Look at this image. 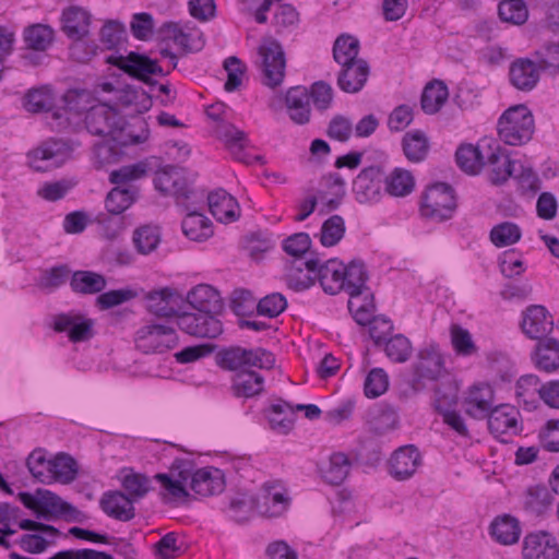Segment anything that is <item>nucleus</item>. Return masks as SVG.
Here are the masks:
<instances>
[{"instance_id": "obj_1", "label": "nucleus", "mask_w": 559, "mask_h": 559, "mask_svg": "<svg viewBox=\"0 0 559 559\" xmlns=\"http://www.w3.org/2000/svg\"><path fill=\"white\" fill-rule=\"evenodd\" d=\"M85 123L90 133L106 138L104 142L95 145V153L102 163L116 160L119 155L117 147L140 144L148 138L147 130L134 134L127 129L124 117L106 103L92 106L85 117Z\"/></svg>"}, {"instance_id": "obj_20", "label": "nucleus", "mask_w": 559, "mask_h": 559, "mask_svg": "<svg viewBox=\"0 0 559 559\" xmlns=\"http://www.w3.org/2000/svg\"><path fill=\"white\" fill-rule=\"evenodd\" d=\"M383 173L379 167L362 169L353 182V192L361 204L378 202L381 198Z\"/></svg>"}, {"instance_id": "obj_8", "label": "nucleus", "mask_w": 559, "mask_h": 559, "mask_svg": "<svg viewBox=\"0 0 559 559\" xmlns=\"http://www.w3.org/2000/svg\"><path fill=\"white\" fill-rule=\"evenodd\" d=\"M73 146L62 139H49L28 152V165L36 171H49L71 159Z\"/></svg>"}, {"instance_id": "obj_26", "label": "nucleus", "mask_w": 559, "mask_h": 559, "mask_svg": "<svg viewBox=\"0 0 559 559\" xmlns=\"http://www.w3.org/2000/svg\"><path fill=\"white\" fill-rule=\"evenodd\" d=\"M209 209L212 215L221 223H231L240 216L237 200L224 189L212 191L207 195Z\"/></svg>"}, {"instance_id": "obj_56", "label": "nucleus", "mask_w": 559, "mask_h": 559, "mask_svg": "<svg viewBox=\"0 0 559 559\" xmlns=\"http://www.w3.org/2000/svg\"><path fill=\"white\" fill-rule=\"evenodd\" d=\"M79 468L75 460L66 453L52 457L53 483L70 484L78 475Z\"/></svg>"}, {"instance_id": "obj_55", "label": "nucleus", "mask_w": 559, "mask_h": 559, "mask_svg": "<svg viewBox=\"0 0 559 559\" xmlns=\"http://www.w3.org/2000/svg\"><path fill=\"white\" fill-rule=\"evenodd\" d=\"M346 272L344 274V289L350 297L364 295L366 288L367 274L362 262L352 261L345 265Z\"/></svg>"}, {"instance_id": "obj_53", "label": "nucleus", "mask_w": 559, "mask_h": 559, "mask_svg": "<svg viewBox=\"0 0 559 559\" xmlns=\"http://www.w3.org/2000/svg\"><path fill=\"white\" fill-rule=\"evenodd\" d=\"M346 231L345 221L340 215H332L326 218L316 235L323 247L330 248L336 246L344 237Z\"/></svg>"}, {"instance_id": "obj_19", "label": "nucleus", "mask_w": 559, "mask_h": 559, "mask_svg": "<svg viewBox=\"0 0 559 559\" xmlns=\"http://www.w3.org/2000/svg\"><path fill=\"white\" fill-rule=\"evenodd\" d=\"M423 465V456L414 445H404L395 450L389 460V474L403 481L413 477Z\"/></svg>"}, {"instance_id": "obj_58", "label": "nucleus", "mask_w": 559, "mask_h": 559, "mask_svg": "<svg viewBox=\"0 0 559 559\" xmlns=\"http://www.w3.org/2000/svg\"><path fill=\"white\" fill-rule=\"evenodd\" d=\"M360 43L357 37H336L333 46L334 60L341 66L356 63Z\"/></svg>"}, {"instance_id": "obj_42", "label": "nucleus", "mask_w": 559, "mask_h": 559, "mask_svg": "<svg viewBox=\"0 0 559 559\" xmlns=\"http://www.w3.org/2000/svg\"><path fill=\"white\" fill-rule=\"evenodd\" d=\"M414 188L415 178L407 169L396 167L384 178V190L391 197H406Z\"/></svg>"}, {"instance_id": "obj_63", "label": "nucleus", "mask_w": 559, "mask_h": 559, "mask_svg": "<svg viewBox=\"0 0 559 559\" xmlns=\"http://www.w3.org/2000/svg\"><path fill=\"white\" fill-rule=\"evenodd\" d=\"M521 228L511 222L496 225L490 231L491 242L499 248L511 246L521 238Z\"/></svg>"}, {"instance_id": "obj_14", "label": "nucleus", "mask_w": 559, "mask_h": 559, "mask_svg": "<svg viewBox=\"0 0 559 559\" xmlns=\"http://www.w3.org/2000/svg\"><path fill=\"white\" fill-rule=\"evenodd\" d=\"M259 55L262 58L263 84L272 88L281 85L286 68L282 46L273 39L265 40L259 47Z\"/></svg>"}, {"instance_id": "obj_44", "label": "nucleus", "mask_w": 559, "mask_h": 559, "mask_svg": "<svg viewBox=\"0 0 559 559\" xmlns=\"http://www.w3.org/2000/svg\"><path fill=\"white\" fill-rule=\"evenodd\" d=\"M181 227L183 234L193 241H204L213 235L211 221L197 211L186 215Z\"/></svg>"}, {"instance_id": "obj_9", "label": "nucleus", "mask_w": 559, "mask_h": 559, "mask_svg": "<svg viewBox=\"0 0 559 559\" xmlns=\"http://www.w3.org/2000/svg\"><path fill=\"white\" fill-rule=\"evenodd\" d=\"M219 366L235 373L248 368L270 369L275 362L272 353L263 348L230 347L219 353Z\"/></svg>"}, {"instance_id": "obj_32", "label": "nucleus", "mask_w": 559, "mask_h": 559, "mask_svg": "<svg viewBox=\"0 0 559 559\" xmlns=\"http://www.w3.org/2000/svg\"><path fill=\"white\" fill-rule=\"evenodd\" d=\"M345 272V264L336 259H332L324 264H318L317 277L325 293L335 295L344 289Z\"/></svg>"}, {"instance_id": "obj_35", "label": "nucleus", "mask_w": 559, "mask_h": 559, "mask_svg": "<svg viewBox=\"0 0 559 559\" xmlns=\"http://www.w3.org/2000/svg\"><path fill=\"white\" fill-rule=\"evenodd\" d=\"M264 378L248 368L234 373L231 378V391L236 397L250 399L259 395L263 391Z\"/></svg>"}, {"instance_id": "obj_30", "label": "nucleus", "mask_w": 559, "mask_h": 559, "mask_svg": "<svg viewBox=\"0 0 559 559\" xmlns=\"http://www.w3.org/2000/svg\"><path fill=\"white\" fill-rule=\"evenodd\" d=\"M285 105L289 118L297 124H305L310 119V95L306 87H290L285 95Z\"/></svg>"}, {"instance_id": "obj_27", "label": "nucleus", "mask_w": 559, "mask_h": 559, "mask_svg": "<svg viewBox=\"0 0 559 559\" xmlns=\"http://www.w3.org/2000/svg\"><path fill=\"white\" fill-rule=\"evenodd\" d=\"M542 384L537 376L527 373L521 376L514 383V397L519 406L532 412L540 401Z\"/></svg>"}, {"instance_id": "obj_50", "label": "nucleus", "mask_w": 559, "mask_h": 559, "mask_svg": "<svg viewBox=\"0 0 559 559\" xmlns=\"http://www.w3.org/2000/svg\"><path fill=\"white\" fill-rule=\"evenodd\" d=\"M255 507L257 501L253 496L247 492H237L229 499L225 512L231 520L241 523L253 515Z\"/></svg>"}, {"instance_id": "obj_52", "label": "nucleus", "mask_w": 559, "mask_h": 559, "mask_svg": "<svg viewBox=\"0 0 559 559\" xmlns=\"http://www.w3.org/2000/svg\"><path fill=\"white\" fill-rule=\"evenodd\" d=\"M554 497L545 486L530 487L523 497V506L528 512L540 515L552 504Z\"/></svg>"}, {"instance_id": "obj_46", "label": "nucleus", "mask_w": 559, "mask_h": 559, "mask_svg": "<svg viewBox=\"0 0 559 559\" xmlns=\"http://www.w3.org/2000/svg\"><path fill=\"white\" fill-rule=\"evenodd\" d=\"M162 235L157 225H142L133 231L132 241L140 254L146 255L155 251L160 243Z\"/></svg>"}, {"instance_id": "obj_21", "label": "nucleus", "mask_w": 559, "mask_h": 559, "mask_svg": "<svg viewBox=\"0 0 559 559\" xmlns=\"http://www.w3.org/2000/svg\"><path fill=\"white\" fill-rule=\"evenodd\" d=\"M491 143H493L492 138H483L476 145H460L455 153V160L457 166L466 174H478L485 166V159L490 153Z\"/></svg>"}, {"instance_id": "obj_40", "label": "nucleus", "mask_w": 559, "mask_h": 559, "mask_svg": "<svg viewBox=\"0 0 559 559\" xmlns=\"http://www.w3.org/2000/svg\"><path fill=\"white\" fill-rule=\"evenodd\" d=\"M319 260L309 259L305 262H297L293 265L287 274L289 287L295 290H305L309 288L317 278V267Z\"/></svg>"}, {"instance_id": "obj_28", "label": "nucleus", "mask_w": 559, "mask_h": 559, "mask_svg": "<svg viewBox=\"0 0 559 559\" xmlns=\"http://www.w3.org/2000/svg\"><path fill=\"white\" fill-rule=\"evenodd\" d=\"M188 304L200 312L218 313L223 308L219 293L211 285L200 284L193 287L186 297Z\"/></svg>"}, {"instance_id": "obj_13", "label": "nucleus", "mask_w": 559, "mask_h": 559, "mask_svg": "<svg viewBox=\"0 0 559 559\" xmlns=\"http://www.w3.org/2000/svg\"><path fill=\"white\" fill-rule=\"evenodd\" d=\"M105 62L116 66L129 75L144 82H147L151 75L163 73L157 61L134 51H130L128 55L110 53L105 57Z\"/></svg>"}, {"instance_id": "obj_64", "label": "nucleus", "mask_w": 559, "mask_h": 559, "mask_svg": "<svg viewBox=\"0 0 559 559\" xmlns=\"http://www.w3.org/2000/svg\"><path fill=\"white\" fill-rule=\"evenodd\" d=\"M115 98L122 107L134 106L138 111L147 110L151 107V98L146 93L131 86L119 88Z\"/></svg>"}, {"instance_id": "obj_17", "label": "nucleus", "mask_w": 559, "mask_h": 559, "mask_svg": "<svg viewBox=\"0 0 559 559\" xmlns=\"http://www.w3.org/2000/svg\"><path fill=\"white\" fill-rule=\"evenodd\" d=\"M490 148V153L485 159V166L488 167V177L491 183L501 185L509 178L520 175L519 169L522 166L516 160L511 159L495 139Z\"/></svg>"}, {"instance_id": "obj_31", "label": "nucleus", "mask_w": 559, "mask_h": 559, "mask_svg": "<svg viewBox=\"0 0 559 559\" xmlns=\"http://www.w3.org/2000/svg\"><path fill=\"white\" fill-rule=\"evenodd\" d=\"M92 21L91 12L79 5L63 9L60 16L61 28L67 35H88Z\"/></svg>"}, {"instance_id": "obj_3", "label": "nucleus", "mask_w": 559, "mask_h": 559, "mask_svg": "<svg viewBox=\"0 0 559 559\" xmlns=\"http://www.w3.org/2000/svg\"><path fill=\"white\" fill-rule=\"evenodd\" d=\"M536 62L528 58L514 60L509 69L510 83L521 92H531L539 81V71L559 74V37H552L535 52Z\"/></svg>"}, {"instance_id": "obj_29", "label": "nucleus", "mask_w": 559, "mask_h": 559, "mask_svg": "<svg viewBox=\"0 0 559 559\" xmlns=\"http://www.w3.org/2000/svg\"><path fill=\"white\" fill-rule=\"evenodd\" d=\"M189 480L190 488L194 493L201 497H209L224 489V478L222 472L217 468H201L195 471L193 467Z\"/></svg>"}, {"instance_id": "obj_45", "label": "nucleus", "mask_w": 559, "mask_h": 559, "mask_svg": "<svg viewBox=\"0 0 559 559\" xmlns=\"http://www.w3.org/2000/svg\"><path fill=\"white\" fill-rule=\"evenodd\" d=\"M106 285V278L92 271H76L70 280L72 290L85 295L100 293Z\"/></svg>"}, {"instance_id": "obj_59", "label": "nucleus", "mask_w": 559, "mask_h": 559, "mask_svg": "<svg viewBox=\"0 0 559 559\" xmlns=\"http://www.w3.org/2000/svg\"><path fill=\"white\" fill-rule=\"evenodd\" d=\"M501 21L514 25L524 24L528 19V10L524 0H503L498 5Z\"/></svg>"}, {"instance_id": "obj_4", "label": "nucleus", "mask_w": 559, "mask_h": 559, "mask_svg": "<svg viewBox=\"0 0 559 559\" xmlns=\"http://www.w3.org/2000/svg\"><path fill=\"white\" fill-rule=\"evenodd\" d=\"M19 499L38 519L45 521L63 519L67 522H83L86 519L82 511L47 489H37L34 492H20Z\"/></svg>"}, {"instance_id": "obj_5", "label": "nucleus", "mask_w": 559, "mask_h": 559, "mask_svg": "<svg viewBox=\"0 0 559 559\" xmlns=\"http://www.w3.org/2000/svg\"><path fill=\"white\" fill-rule=\"evenodd\" d=\"M499 138L508 145H523L534 133V117L525 105H514L508 108L499 118Z\"/></svg>"}, {"instance_id": "obj_25", "label": "nucleus", "mask_w": 559, "mask_h": 559, "mask_svg": "<svg viewBox=\"0 0 559 559\" xmlns=\"http://www.w3.org/2000/svg\"><path fill=\"white\" fill-rule=\"evenodd\" d=\"M183 297L169 287L152 290L146 295V307L158 317H170L178 313L183 304Z\"/></svg>"}, {"instance_id": "obj_2", "label": "nucleus", "mask_w": 559, "mask_h": 559, "mask_svg": "<svg viewBox=\"0 0 559 559\" xmlns=\"http://www.w3.org/2000/svg\"><path fill=\"white\" fill-rule=\"evenodd\" d=\"M438 382L447 385V393L444 394L436 389L438 403H440L441 397L447 404L455 403L457 388L445 368L444 358L439 346L431 343L418 350L416 359L412 364V384L414 389L418 390Z\"/></svg>"}, {"instance_id": "obj_10", "label": "nucleus", "mask_w": 559, "mask_h": 559, "mask_svg": "<svg viewBox=\"0 0 559 559\" xmlns=\"http://www.w3.org/2000/svg\"><path fill=\"white\" fill-rule=\"evenodd\" d=\"M455 206L452 188L447 183L438 182L428 187L424 192L420 213L424 217L442 222L452 216Z\"/></svg>"}, {"instance_id": "obj_54", "label": "nucleus", "mask_w": 559, "mask_h": 559, "mask_svg": "<svg viewBox=\"0 0 559 559\" xmlns=\"http://www.w3.org/2000/svg\"><path fill=\"white\" fill-rule=\"evenodd\" d=\"M29 473L43 484H52V459H47L40 450L33 451L27 457Z\"/></svg>"}, {"instance_id": "obj_61", "label": "nucleus", "mask_w": 559, "mask_h": 559, "mask_svg": "<svg viewBox=\"0 0 559 559\" xmlns=\"http://www.w3.org/2000/svg\"><path fill=\"white\" fill-rule=\"evenodd\" d=\"M384 352L394 362H405L413 353L412 342L403 334H396L384 342Z\"/></svg>"}, {"instance_id": "obj_38", "label": "nucleus", "mask_w": 559, "mask_h": 559, "mask_svg": "<svg viewBox=\"0 0 559 559\" xmlns=\"http://www.w3.org/2000/svg\"><path fill=\"white\" fill-rule=\"evenodd\" d=\"M51 45L52 37H22L17 51L26 64L38 66L46 58V51Z\"/></svg>"}, {"instance_id": "obj_23", "label": "nucleus", "mask_w": 559, "mask_h": 559, "mask_svg": "<svg viewBox=\"0 0 559 559\" xmlns=\"http://www.w3.org/2000/svg\"><path fill=\"white\" fill-rule=\"evenodd\" d=\"M522 552L524 559H559V544L547 532L531 533L523 540Z\"/></svg>"}, {"instance_id": "obj_41", "label": "nucleus", "mask_w": 559, "mask_h": 559, "mask_svg": "<svg viewBox=\"0 0 559 559\" xmlns=\"http://www.w3.org/2000/svg\"><path fill=\"white\" fill-rule=\"evenodd\" d=\"M218 134L236 159L246 164L251 163L250 157L243 151L248 144V139L243 131L233 124L226 123L219 128Z\"/></svg>"}, {"instance_id": "obj_57", "label": "nucleus", "mask_w": 559, "mask_h": 559, "mask_svg": "<svg viewBox=\"0 0 559 559\" xmlns=\"http://www.w3.org/2000/svg\"><path fill=\"white\" fill-rule=\"evenodd\" d=\"M369 297L370 293L366 290L364 295L353 296L348 301V309L355 321L360 325H367L373 318H377L374 316V305Z\"/></svg>"}, {"instance_id": "obj_43", "label": "nucleus", "mask_w": 559, "mask_h": 559, "mask_svg": "<svg viewBox=\"0 0 559 559\" xmlns=\"http://www.w3.org/2000/svg\"><path fill=\"white\" fill-rule=\"evenodd\" d=\"M139 190L135 186H116L108 192L105 199V207L108 213L120 215L135 202Z\"/></svg>"}, {"instance_id": "obj_60", "label": "nucleus", "mask_w": 559, "mask_h": 559, "mask_svg": "<svg viewBox=\"0 0 559 559\" xmlns=\"http://www.w3.org/2000/svg\"><path fill=\"white\" fill-rule=\"evenodd\" d=\"M350 463L344 453H333L328 465L322 469L323 477L333 485L341 484L348 475Z\"/></svg>"}, {"instance_id": "obj_7", "label": "nucleus", "mask_w": 559, "mask_h": 559, "mask_svg": "<svg viewBox=\"0 0 559 559\" xmlns=\"http://www.w3.org/2000/svg\"><path fill=\"white\" fill-rule=\"evenodd\" d=\"M154 186L164 195L174 197L176 203L187 211L190 210V204L199 199L198 192L191 187L185 171L177 167L169 166L157 171Z\"/></svg>"}, {"instance_id": "obj_16", "label": "nucleus", "mask_w": 559, "mask_h": 559, "mask_svg": "<svg viewBox=\"0 0 559 559\" xmlns=\"http://www.w3.org/2000/svg\"><path fill=\"white\" fill-rule=\"evenodd\" d=\"M177 324L185 333L197 337L215 338L223 332L222 322L207 312H183L178 316Z\"/></svg>"}, {"instance_id": "obj_11", "label": "nucleus", "mask_w": 559, "mask_h": 559, "mask_svg": "<svg viewBox=\"0 0 559 559\" xmlns=\"http://www.w3.org/2000/svg\"><path fill=\"white\" fill-rule=\"evenodd\" d=\"M134 341L138 349L145 354L164 353L177 345L178 335L167 324L148 323L136 331Z\"/></svg>"}, {"instance_id": "obj_62", "label": "nucleus", "mask_w": 559, "mask_h": 559, "mask_svg": "<svg viewBox=\"0 0 559 559\" xmlns=\"http://www.w3.org/2000/svg\"><path fill=\"white\" fill-rule=\"evenodd\" d=\"M451 344L459 356L469 357L477 353V346L468 330L454 324L450 329Z\"/></svg>"}, {"instance_id": "obj_49", "label": "nucleus", "mask_w": 559, "mask_h": 559, "mask_svg": "<svg viewBox=\"0 0 559 559\" xmlns=\"http://www.w3.org/2000/svg\"><path fill=\"white\" fill-rule=\"evenodd\" d=\"M402 145L404 154L409 162L419 163L428 155V139L419 130L407 132L403 136Z\"/></svg>"}, {"instance_id": "obj_51", "label": "nucleus", "mask_w": 559, "mask_h": 559, "mask_svg": "<svg viewBox=\"0 0 559 559\" xmlns=\"http://www.w3.org/2000/svg\"><path fill=\"white\" fill-rule=\"evenodd\" d=\"M267 418L273 430L286 433L292 429L295 421L294 405L280 401L270 407Z\"/></svg>"}, {"instance_id": "obj_6", "label": "nucleus", "mask_w": 559, "mask_h": 559, "mask_svg": "<svg viewBox=\"0 0 559 559\" xmlns=\"http://www.w3.org/2000/svg\"><path fill=\"white\" fill-rule=\"evenodd\" d=\"M193 471V461L189 459H176L167 473L155 475L160 485L163 501L171 504H182L189 498L187 483Z\"/></svg>"}, {"instance_id": "obj_24", "label": "nucleus", "mask_w": 559, "mask_h": 559, "mask_svg": "<svg viewBox=\"0 0 559 559\" xmlns=\"http://www.w3.org/2000/svg\"><path fill=\"white\" fill-rule=\"evenodd\" d=\"M552 326V317L545 307L533 305L523 311L521 329L528 338L540 341L551 332Z\"/></svg>"}, {"instance_id": "obj_18", "label": "nucleus", "mask_w": 559, "mask_h": 559, "mask_svg": "<svg viewBox=\"0 0 559 559\" xmlns=\"http://www.w3.org/2000/svg\"><path fill=\"white\" fill-rule=\"evenodd\" d=\"M56 332L66 333L71 342H85L93 336L94 322L78 312L70 311L53 317Z\"/></svg>"}, {"instance_id": "obj_39", "label": "nucleus", "mask_w": 559, "mask_h": 559, "mask_svg": "<svg viewBox=\"0 0 559 559\" xmlns=\"http://www.w3.org/2000/svg\"><path fill=\"white\" fill-rule=\"evenodd\" d=\"M490 534L501 545H513L520 539L521 526L515 518L506 514L493 520Z\"/></svg>"}, {"instance_id": "obj_36", "label": "nucleus", "mask_w": 559, "mask_h": 559, "mask_svg": "<svg viewBox=\"0 0 559 559\" xmlns=\"http://www.w3.org/2000/svg\"><path fill=\"white\" fill-rule=\"evenodd\" d=\"M466 412L474 417H483L491 412L493 390L487 383H478L471 388L466 397Z\"/></svg>"}, {"instance_id": "obj_48", "label": "nucleus", "mask_w": 559, "mask_h": 559, "mask_svg": "<svg viewBox=\"0 0 559 559\" xmlns=\"http://www.w3.org/2000/svg\"><path fill=\"white\" fill-rule=\"evenodd\" d=\"M449 97L447 85L441 81L429 83L421 95V108L426 114L438 112Z\"/></svg>"}, {"instance_id": "obj_47", "label": "nucleus", "mask_w": 559, "mask_h": 559, "mask_svg": "<svg viewBox=\"0 0 559 559\" xmlns=\"http://www.w3.org/2000/svg\"><path fill=\"white\" fill-rule=\"evenodd\" d=\"M56 94L50 85L32 88L24 98V107L31 112L49 111L53 108Z\"/></svg>"}, {"instance_id": "obj_37", "label": "nucleus", "mask_w": 559, "mask_h": 559, "mask_svg": "<svg viewBox=\"0 0 559 559\" xmlns=\"http://www.w3.org/2000/svg\"><path fill=\"white\" fill-rule=\"evenodd\" d=\"M533 361L540 371H557L559 369V341L552 337L538 341Z\"/></svg>"}, {"instance_id": "obj_22", "label": "nucleus", "mask_w": 559, "mask_h": 559, "mask_svg": "<svg viewBox=\"0 0 559 559\" xmlns=\"http://www.w3.org/2000/svg\"><path fill=\"white\" fill-rule=\"evenodd\" d=\"M488 428L497 438L519 433L522 429L520 412L509 404L492 408L488 414Z\"/></svg>"}, {"instance_id": "obj_34", "label": "nucleus", "mask_w": 559, "mask_h": 559, "mask_svg": "<svg viewBox=\"0 0 559 559\" xmlns=\"http://www.w3.org/2000/svg\"><path fill=\"white\" fill-rule=\"evenodd\" d=\"M103 511L119 521H130L134 518L133 500L121 491H109L100 499Z\"/></svg>"}, {"instance_id": "obj_33", "label": "nucleus", "mask_w": 559, "mask_h": 559, "mask_svg": "<svg viewBox=\"0 0 559 559\" xmlns=\"http://www.w3.org/2000/svg\"><path fill=\"white\" fill-rule=\"evenodd\" d=\"M368 76L369 67L365 60L359 59L356 63L343 66L337 85L343 92L355 94L365 86Z\"/></svg>"}, {"instance_id": "obj_12", "label": "nucleus", "mask_w": 559, "mask_h": 559, "mask_svg": "<svg viewBox=\"0 0 559 559\" xmlns=\"http://www.w3.org/2000/svg\"><path fill=\"white\" fill-rule=\"evenodd\" d=\"M19 528L26 531L17 539V545L26 552L41 554L56 544L60 536V531L49 524L34 520H21Z\"/></svg>"}, {"instance_id": "obj_15", "label": "nucleus", "mask_w": 559, "mask_h": 559, "mask_svg": "<svg viewBox=\"0 0 559 559\" xmlns=\"http://www.w3.org/2000/svg\"><path fill=\"white\" fill-rule=\"evenodd\" d=\"M290 502L288 489L282 481H267L262 486L257 508L265 516L278 518L288 511Z\"/></svg>"}]
</instances>
